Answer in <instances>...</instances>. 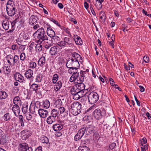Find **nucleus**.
I'll return each mask as SVG.
<instances>
[{
	"label": "nucleus",
	"mask_w": 151,
	"mask_h": 151,
	"mask_svg": "<svg viewBox=\"0 0 151 151\" xmlns=\"http://www.w3.org/2000/svg\"><path fill=\"white\" fill-rule=\"evenodd\" d=\"M33 36L36 42L38 43H42L43 41L48 40V37L43 27L38 29L34 33Z\"/></svg>",
	"instance_id": "obj_1"
},
{
	"label": "nucleus",
	"mask_w": 151,
	"mask_h": 151,
	"mask_svg": "<svg viewBox=\"0 0 151 151\" xmlns=\"http://www.w3.org/2000/svg\"><path fill=\"white\" fill-rule=\"evenodd\" d=\"M16 5L13 0H8L6 4V11L8 15L10 17L14 16L16 12Z\"/></svg>",
	"instance_id": "obj_2"
},
{
	"label": "nucleus",
	"mask_w": 151,
	"mask_h": 151,
	"mask_svg": "<svg viewBox=\"0 0 151 151\" xmlns=\"http://www.w3.org/2000/svg\"><path fill=\"white\" fill-rule=\"evenodd\" d=\"M81 104L80 103L75 101L71 104L70 111L75 116L80 113L81 110Z\"/></svg>",
	"instance_id": "obj_3"
},
{
	"label": "nucleus",
	"mask_w": 151,
	"mask_h": 151,
	"mask_svg": "<svg viewBox=\"0 0 151 151\" xmlns=\"http://www.w3.org/2000/svg\"><path fill=\"white\" fill-rule=\"evenodd\" d=\"M6 58L7 63L10 66H13L15 64H18L19 63V59L17 55L14 56L11 55H7Z\"/></svg>",
	"instance_id": "obj_4"
},
{
	"label": "nucleus",
	"mask_w": 151,
	"mask_h": 151,
	"mask_svg": "<svg viewBox=\"0 0 151 151\" xmlns=\"http://www.w3.org/2000/svg\"><path fill=\"white\" fill-rule=\"evenodd\" d=\"M88 102L91 104H93L97 102L99 99L98 95L93 92H90L87 95Z\"/></svg>",
	"instance_id": "obj_5"
},
{
	"label": "nucleus",
	"mask_w": 151,
	"mask_h": 151,
	"mask_svg": "<svg viewBox=\"0 0 151 151\" xmlns=\"http://www.w3.org/2000/svg\"><path fill=\"white\" fill-rule=\"evenodd\" d=\"M79 61L77 60H73V59H69L68 60L66 65L67 68L74 67V68H78L80 67Z\"/></svg>",
	"instance_id": "obj_6"
},
{
	"label": "nucleus",
	"mask_w": 151,
	"mask_h": 151,
	"mask_svg": "<svg viewBox=\"0 0 151 151\" xmlns=\"http://www.w3.org/2000/svg\"><path fill=\"white\" fill-rule=\"evenodd\" d=\"M103 110H101L99 109H95L93 112L94 117L97 120L101 119L103 116Z\"/></svg>",
	"instance_id": "obj_7"
},
{
	"label": "nucleus",
	"mask_w": 151,
	"mask_h": 151,
	"mask_svg": "<svg viewBox=\"0 0 151 151\" xmlns=\"http://www.w3.org/2000/svg\"><path fill=\"white\" fill-rule=\"evenodd\" d=\"M19 146L20 151H32V148L30 147H29L28 144L26 143H20Z\"/></svg>",
	"instance_id": "obj_8"
},
{
	"label": "nucleus",
	"mask_w": 151,
	"mask_h": 151,
	"mask_svg": "<svg viewBox=\"0 0 151 151\" xmlns=\"http://www.w3.org/2000/svg\"><path fill=\"white\" fill-rule=\"evenodd\" d=\"M22 138L23 140H25L31 135L30 131L27 130H23L21 132Z\"/></svg>",
	"instance_id": "obj_9"
},
{
	"label": "nucleus",
	"mask_w": 151,
	"mask_h": 151,
	"mask_svg": "<svg viewBox=\"0 0 151 151\" xmlns=\"http://www.w3.org/2000/svg\"><path fill=\"white\" fill-rule=\"evenodd\" d=\"M15 80L20 82L25 83L26 81L24 80V78L19 73H16L14 75Z\"/></svg>",
	"instance_id": "obj_10"
},
{
	"label": "nucleus",
	"mask_w": 151,
	"mask_h": 151,
	"mask_svg": "<svg viewBox=\"0 0 151 151\" xmlns=\"http://www.w3.org/2000/svg\"><path fill=\"white\" fill-rule=\"evenodd\" d=\"M87 74L88 73L86 71L80 70V74L79 75L78 78L77 80V81L79 82H83Z\"/></svg>",
	"instance_id": "obj_11"
},
{
	"label": "nucleus",
	"mask_w": 151,
	"mask_h": 151,
	"mask_svg": "<svg viewBox=\"0 0 151 151\" xmlns=\"http://www.w3.org/2000/svg\"><path fill=\"white\" fill-rule=\"evenodd\" d=\"M78 69H77L72 74V75L70 78L69 81L70 82H73L76 80L78 78L79 76V72H78Z\"/></svg>",
	"instance_id": "obj_12"
},
{
	"label": "nucleus",
	"mask_w": 151,
	"mask_h": 151,
	"mask_svg": "<svg viewBox=\"0 0 151 151\" xmlns=\"http://www.w3.org/2000/svg\"><path fill=\"white\" fill-rule=\"evenodd\" d=\"M38 19V17L34 15H32L29 19V23L30 25H33Z\"/></svg>",
	"instance_id": "obj_13"
},
{
	"label": "nucleus",
	"mask_w": 151,
	"mask_h": 151,
	"mask_svg": "<svg viewBox=\"0 0 151 151\" xmlns=\"http://www.w3.org/2000/svg\"><path fill=\"white\" fill-rule=\"evenodd\" d=\"M84 142V140H81V145H82V146H80L78 148V150L79 151H90L89 148L85 146H83V145H85L86 143Z\"/></svg>",
	"instance_id": "obj_14"
},
{
	"label": "nucleus",
	"mask_w": 151,
	"mask_h": 151,
	"mask_svg": "<svg viewBox=\"0 0 151 151\" xmlns=\"http://www.w3.org/2000/svg\"><path fill=\"white\" fill-rule=\"evenodd\" d=\"M76 45H82V41L79 36L77 35H74L73 36Z\"/></svg>",
	"instance_id": "obj_15"
},
{
	"label": "nucleus",
	"mask_w": 151,
	"mask_h": 151,
	"mask_svg": "<svg viewBox=\"0 0 151 151\" xmlns=\"http://www.w3.org/2000/svg\"><path fill=\"white\" fill-rule=\"evenodd\" d=\"M71 59H73V60H77L79 61L82 60V57L79 54L76 52H73L72 54V58Z\"/></svg>",
	"instance_id": "obj_16"
},
{
	"label": "nucleus",
	"mask_w": 151,
	"mask_h": 151,
	"mask_svg": "<svg viewBox=\"0 0 151 151\" xmlns=\"http://www.w3.org/2000/svg\"><path fill=\"white\" fill-rule=\"evenodd\" d=\"M38 113L41 117L42 118H45L47 116L48 112L46 110L43 109H40L38 110Z\"/></svg>",
	"instance_id": "obj_17"
},
{
	"label": "nucleus",
	"mask_w": 151,
	"mask_h": 151,
	"mask_svg": "<svg viewBox=\"0 0 151 151\" xmlns=\"http://www.w3.org/2000/svg\"><path fill=\"white\" fill-rule=\"evenodd\" d=\"M33 71L31 69H29L26 71L24 73V76L26 78L30 79L32 77H33Z\"/></svg>",
	"instance_id": "obj_18"
},
{
	"label": "nucleus",
	"mask_w": 151,
	"mask_h": 151,
	"mask_svg": "<svg viewBox=\"0 0 151 151\" xmlns=\"http://www.w3.org/2000/svg\"><path fill=\"white\" fill-rule=\"evenodd\" d=\"M47 33L48 36L50 37H52L55 35V33L54 31L50 27H48L47 30Z\"/></svg>",
	"instance_id": "obj_19"
},
{
	"label": "nucleus",
	"mask_w": 151,
	"mask_h": 151,
	"mask_svg": "<svg viewBox=\"0 0 151 151\" xmlns=\"http://www.w3.org/2000/svg\"><path fill=\"white\" fill-rule=\"evenodd\" d=\"M78 82L76 87L80 91H83L85 88V85L82 83L83 82Z\"/></svg>",
	"instance_id": "obj_20"
},
{
	"label": "nucleus",
	"mask_w": 151,
	"mask_h": 151,
	"mask_svg": "<svg viewBox=\"0 0 151 151\" xmlns=\"http://www.w3.org/2000/svg\"><path fill=\"white\" fill-rule=\"evenodd\" d=\"M45 64V58L44 57H42L39 59L38 62V64L40 67H43Z\"/></svg>",
	"instance_id": "obj_21"
},
{
	"label": "nucleus",
	"mask_w": 151,
	"mask_h": 151,
	"mask_svg": "<svg viewBox=\"0 0 151 151\" xmlns=\"http://www.w3.org/2000/svg\"><path fill=\"white\" fill-rule=\"evenodd\" d=\"M6 139L5 134L4 131L0 129V139L2 141V143L6 142Z\"/></svg>",
	"instance_id": "obj_22"
},
{
	"label": "nucleus",
	"mask_w": 151,
	"mask_h": 151,
	"mask_svg": "<svg viewBox=\"0 0 151 151\" xmlns=\"http://www.w3.org/2000/svg\"><path fill=\"white\" fill-rule=\"evenodd\" d=\"M9 23L8 20H5L3 22L2 26L3 28L6 30H8L9 27Z\"/></svg>",
	"instance_id": "obj_23"
},
{
	"label": "nucleus",
	"mask_w": 151,
	"mask_h": 151,
	"mask_svg": "<svg viewBox=\"0 0 151 151\" xmlns=\"http://www.w3.org/2000/svg\"><path fill=\"white\" fill-rule=\"evenodd\" d=\"M21 101L19 96L14 97L13 99V103L14 104L21 105Z\"/></svg>",
	"instance_id": "obj_24"
},
{
	"label": "nucleus",
	"mask_w": 151,
	"mask_h": 151,
	"mask_svg": "<svg viewBox=\"0 0 151 151\" xmlns=\"http://www.w3.org/2000/svg\"><path fill=\"white\" fill-rule=\"evenodd\" d=\"M64 40L65 43L66 44L67 47H68V46H72L73 45L71 40L69 38L67 37H65L64 39Z\"/></svg>",
	"instance_id": "obj_25"
},
{
	"label": "nucleus",
	"mask_w": 151,
	"mask_h": 151,
	"mask_svg": "<svg viewBox=\"0 0 151 151\" xmlns=\"http://www.w3.org/2000/svg\"><path fill=\"white\" fill-rule=\"evenodd\" d=\"M58 48L56 47H53L50 50V52L52 55H54L58 52Z\"/></svg>",
	"instance_id": "obj_26"
},
{
	"label": "nucleus",
	"mask_w": 151,
	"mask_h": 151,
	"mask_svg": "<svg viewBox=\"0 0 151 151\" xmlns=\"http://www.w3.org/2000/svg\"><path fill=\"white\" fill-rule=\"evenodd\" d=\"M19 105L14 104L12 108V110L14 114H15L16 112L19 113L20 111Z\"/></svg>",
	"instance_id": "obj_27"
},
{
	"label": "nucleus",
	"mask_w": 151,
	"mask_h": 151,
	"mask_svg": "<svg viewBox=\"0 0 151 151\" xmlns=\"http://www.w3.org/2000/svg\"><path fill=\"white\" fill-rule=\"evenodd\" d=\"M86 128V131H88V133L91 134L93 133L94 131L95 127L92 125H89Z\"/></svg>",
	"instance_id": "obj_28"
},
{
	"label": "nucleus",
	"mask_w": 151,
	"mask_h": 151,
	"mask_svg": "<svg viewBox=\"0 0 151 151\" xmlns=\"http://www.w3.org/2000/svg\"><path fill=\"white\" fill-rule=\"evenodd\" d=\"M62 86V82L60 81H58L55 86L54 89L56 91L59 90Z\"/></svg>",
	"instance_id": "obj_29"
},
{
	"label": "nucleus",
	"mask_w": 151,
	"mask_h": 151,
	"mask_svg": "<svg viewBox=\"0 0 151 151\" xmlns=\"http://www.w3.org/2000/svg\"><path fill=\"white\" fill-rule=\"evenodd\" d=\"M7 93L6 92L0 91V99H5L7 98Z\"/></svg>",
	"instance_id": "obj_30"
},
{
	"label": "nucleus",
	"mask_w": 151,
	"mask_h": 151,
	"mask_svg": "<svg viewBox=\"0 0 151 151\" xmlns=\"http://www.w3.org/2000/svg\"><path fill=\"white\" fill-rule=\"evenodd\" d=\"M56 117L53 116L52 115L50 116L47 119V123H53L55 122L56 120Z\"/></svg>",
	"instance_id": "obj_31"
},
{
	"label": "nucleus",
	"mask_w": 151,
	"mask_h": 151,
	"mask_svg": "<svg viewBox=\"0 0 151 151\" xmlns=\"http://www.w3.org/2000/svg\"><path fill=\"white\" fill-rule=\"evenodd\" d=\"M63 128V126H60L59 124L56 123L53 126V129L56 131L61 130Z\"/></svg>",
	"instance_id": "obj_32"
},
{
	"label": "nucleus",
	"mask_w": 151,
	"mask_h": 151,
	"mask_svg": "<svg viewBox=\"0 0 151 151\" xmlns=\"http://www.w3.org/2000/svg\"><path fill=\"white\" fill-rule=\"evenodd\" d=\"M79 92V90L76 87L74 86L72 87L70 91V92L72 95L78 93V92Z\"/></svg>",
	"instance_id": "obj_33"
},
{
	"label": "nucleus",
	"mask_w": 151,
	"mask_h": 151,
	"mask_svg": "<svg viewBox=\"0 0 151 151\" xmlns=\"http://www.w3.org/2000/svg\"><path fill=\"white\" fill-rule=\"evenodd\" d=\"M36 46L35 45V50L37 52H40L42 50V46L41 45V43H38Z\"/></svg>",
	"instance_id": "obj_34"
},
{
	"label": "nucleus",
	"mask_w": 151,
	"mask_h": 151,
	"mask_svg": "<svg viewBox=\"0 0 151 151\" xmlns=\"http://www.w3.org/2000/svg\"><path fill=\"white\" fill-rule=\"evenodd\" d=\"M29 110H30V112L32 114H33L35 112H37V111H38L39 109H38V107H37L36 106H34L33 107V106L31 108L30 107Z\"/></svg>",
	"instance_id": "obj_35"
},
{
	"label": "nucleus",
	"mask_w": 151,
	"mask_h": 151,
	"mask_svg": "<svg viewBox=\"0 0 151 151\" xmlns=\"http://www.w3.org/2000/svg\"><path fill=\"white\" fill-rule=\"evenodd\" d=\"M20 36H21L25 40H28L29 38V36L27 33H25L24 32H22L20 34Z\"/></svg>",
	"instance_id": "obj_36"
},
{
	"label": "nucleus",
	"mask_w": 151,
	"mask_h": 151,
	"mask_svg": "<svg viewBox=\"0 0 151 151\" xmlns=\"http://www.w3.org/2000/svg\"><path fill=\"white\" fill-rule=\"evenodd\" d=\"M86 130V128L83 127L80 129L78 132V133H79V134L80 136L82 137L84 134Z\"/></svg>",
	"instance_id": "obj_37"
},
{
	"label": "nucleus",
	"mask_w": 151,
	"mask_h": 151,
	"mask_svg": "<svg viewBox=\"0 0 151 151\" xmlns=\"http://www.w3.org/2000/svg\"><path fill=\"white\" fill-rule=\"evenodd\" d=\"M50 105V104L49 101L48 100H46L43 101L42 106L44 108L47 109L49 107Z\"/></svg>",
	"instance_id": "obj_38"
},
{
	"label": "nucleus",
	"mask_w": 151,
	"mask_h": 151,
	"mask_svg": "<svg viewBox=\"0 0 151 151\" xmlns=\"http://www.w3.org/2000/svg\"><path fill=\"white\" fill-rule=\"evenodd\" d=\"M37 66L36 63L33 61H31L29 63V68L32 69H34Z\"/></svg>",
	"instance_id": "obj_39"
},
{
	"label": "nucleus",
	"mask_w": 151,
	"mask_h": 151,
	"mask_svg": "<svg viewBox=\"0 0 151 151\" xmlns=\"http://www.w3.org/2000/svg\"><path fill=\"white\" fill-rule=\"evenodd\" d=\"M40 140L43 143H46L47 144L49 143V140L48 138L44 136L41 137Z\"/></svg>",
	"instance_id": "obj_40"
},
{
	"label": "nucleus",
	"mask_w": 151,
	"mask_h": 151,
	"mask_svg": "<svg viewBox=\"0 0 151 151\" xmlns=\"http://www.w3.org/2000/svg\"><path fill=\"white\" fill-rule=\"evenodd\" d=\"M59 114V113L58 111L55 109H53L51 111V115L53 116L56 117Z\"/></svg>",
	"instance_id": "obj_41"
},
{
	"label": "nucleus",
	"mask_w": 151,
	"mask_h": 151,
	"mask_svg": "<svg viewBox=\"0 0 151 151\" xmlns=\"http://www.w3.org/2000/svg\"><path fill=\"white\" fill-rule=\"evenodd\" d=\"M51 38H52L51 39L52 42H54V43H56L57 44L60 38L57 36H55V35L52 37H51Z\"/></svg>",
	"instance_id": "obj_42"
},
{
	"label": "nucleus",
	"mask_w": 151,
	"mask_h": 151,
	"mask_svg": "<svg viewBox=\"0 0 151 151\" xmlns=\"http://www.w3.org/2000/svg\"><path fill=\"white\" fill-rule=\"evenodd\" d=\"M20 37V36L16 40V43L19 46L24 44V42H26L25 41H23L22 40H21Z\"/></svg>",
	"instance_id": "obj_43"
},
{
	"label": "nucleus",
	"mask_w": 151,
	"mask_h": 151,
	"mask_svg": "<svg viewBox=\"0 0 151 151\" xmlns=\"http://www.w3.org/2000/svg\"><path fill=\"white\" fill-rule=\"evenodd\" d=\"M42 78V76L39 74L35 78L36 82L37 83H39L41 82Z\"/></svg>",
	"instance_id": "obj_44"
},
{
	"label": "nucleus",
	"mask_w": 151,
	"mask_h": 151,
	"mask_svg": "<svg viewBox=\"0 0 151 151\" xmlns=\"http://www.w3.org/2000/svg\"><path fill=\"white\" fill-rule=\"evenodd\" d=\"M94 110V107L92 106L88 109L86 111L85 113L89 115H91V113H93L92 112Z\"/></svg>",
	"instance_id": "obj_45"
},
{
	"label": "nucleus",
	"mask_w": 151,
	"mask_h": 151,
	"mask_svg": "<svg viewBox=\"0 0 151 151\" xmlns=\"http://www.w3.org/2000/svg\"><path fill=\"white\" fill-rule=\"evenodd\" d=\"M58 76L57 74H55L54 75L52 78L53 83L54 84H55L58 80Z\"/></svg>",
	"instance_id": "obj_46"
},
{
	"label": "nucleus",
	"mask_w": 151,
	"mask_h": 151,
	"mask_svg": "<svg viewBox=\"0 0 151 151\" xmlns=\"http://www.w3.org/2000/svg\"><path fill=\"white\" fill-rule=\"evenodd\" d=\"M10 65L7 66L5 68V70H4V72L6 74H9L11 72Z\"/></svg>",
	"instance_id": "obj_47"
},
{
	"label": "nucleus",
	"mask_w": 151,
	"mask_h": 151,
	"mask_svg": "<svg viewBox=\"0 0 151 151\" xmlns=\"http://www.w3.org/2000/svg\"><path fill=\"white\" fill-rule=\"evenodd\" d=\"M88 99L87 95V96H83L81 99L80 102L82 104L84 105L86 104V102Z\"/></svg>",
	"instance_id": "obj_48"
},
{
	"label": "nucleus",
	"mask_w": 151,
	"mask_h": 151,
	"mask_svg": "<svg viewBox=\"0 0 151 151\" xmlns=\"http://www.w3.org/2000/svg\"><path fill=\"white\" fill-rule=\"evenodd\" d=\"M28 105L26 104H23L22 110L24 114L26 113L27 111Z\"/></svg>",
	"instance_id": "obj_49"
},
{
	"label": "nucleus",
	"mask_w": 151,
	"mask_h": 151,
	"mask_svg": "<svg viewBox=\"0 0 151 151\" xmlns=\"http://www.w3.org/2000/svg\"><path fill=\"white\" fill-rule=\"evenodd\" d=\"M11 117L9 114L7 113L5 114L4 116V119L5 121L9 120Z\"/></svg>",
	"instance_id": "obj_50"
},
{
	"label": "nucleus",
	"mask_w": 151,
	"mask_h": 151,
	"mask_svg": "<svg viewBox=\"0 0 151 151\" xmlns=\"http://www.w3.org/2000/svg\"><path fill=\"white\" fill-rule=\"evenodd\" d=\"M38 85L35 83L32 84L30 87L31 89L34 91H36L38 89Z\"/></svg>",
	"instance_id": "obj_51"
},
{
	"label": "nucleus",
	"mask_w": 151,
	"mask_h": 151,
	"mask_svg": "<svg viewBox=\"0 0 151 151\" xmlns=\"http://www.w3.org/2000/svg\"><path fill=\"white\" fill-rule=\"evenodd\" d=\"M71 67V68H69L68 70V72L69 73L71 74L72 73H73L77 69H79L78 68H74V67Z\"/></svg>",
	"instance_id": "obj_52"
},
{
	"label": "nucleus",
	"mask_w": 151,
	"mask_h": 151,
	"mask_svg": "<svg viewBox=\"0 0 151 151\" xmlns=\"http://www.w3.org/2000/svg\"><path fill=\"white\" fill-rule=\"evenodd\" d=\"M57 44L60 47H67L66 45V44L65 43L64 40L63 41L58 42V43H57Z\"/></svg>",
	"instance_id": "obj_53"
},
{
	"label": "nucleus",
	"mask_w": 151,
	"mask_h": 151,
	"mask_svg": "<svg viewBox=\"0 0 151 151\" xmlns=\"http://www.w3.org/2000/svg\"><path fill=\"white\" fill-rule=\"evenodd\" d=\"M81 95L79 94H79L78 93H76V94L73 95V98L75 100H78L80 98V96H81Z\"/></svg>",
	"instance_id": "obj_54"
},
{
	"label": "nucleus",
	"mask_w": 151,
	"mask_h": 151,
	"mask_svg": "<svg viewBox=\"0 0 151 151\" xmlns=\"http://www.w3.org/2000/svg\"><path fill=\"white\" fill-rule=\"evenodd\" d=\"M95 5L98 10H100V9H101L102 8V3H99L98 2L97 4L96 3Z\"/></svg>",
	"instance_id": "obj_55"
},
{
	"label": "nucleus",
	"mask_w": 151,
	"mask_h": 151,
	"mask_svg": "<svg viewBox=\"0 0 151 151\" xmlns=\"http://www.w3.org/2000/svg\"><path fill=\"white\" fill-rule=\"evenodd\" d=\"M141 145L142 146H143V145L146 144L147 142V139L145 137H143L142 140H141Z\"/></svg>",
	"instance_id": "obj_56"
},
{
	"label": "nucleus",
	"mask_w": 151,
	"mask_h": 151,
	"mask_svg": "<svg viewBox=\"0 0 151 151\" xmlns=\"http://www.w3.org/2000/svg\"><path fill=\"white\" fill-rule=\"evenodd\" d=\"M82 137L80 136L79 134V133H77L75 136L74 140L76 141H77L79 139H81Z\"/></svg>",
	"instance_id": "obj_57"
},
{
	"label": "nucleus",
	"mask_w": 151,
	"mask_h": 151,
	"mask_svg": "<svg viewBox=\"0 0 151 151\" xmlns=\"http://www.w3.org/2000/svg\"><path fill=\"white\" fill-rule=\"evenodd\" d=\"M25 58V55L24 52L22 53L20 56V59L22 61H24Z\"/></svg>",
	"instance_id": "obj_58"
},
{
	"label": "nucleus",
	"mask_w": 151,
	"mask_h": 151,
	"mask_svg": "<svg viewBox=\"0 0 151 151\" xmlns=\"http://www.w3.org/2000/svg\"><path fill=\"white\" fill-rule=\"evenodd\" d=\"M58 111L60 113V114H63L65 111V108L63 107H61L58 109Z\"/></svg>",
	"instance_id": "obj_59"
},
{
	"label": "nucleus",
	"mask_w": 151,
	"mask_h": 151,
	"mask_svg": "<svg viewBox=\"0 0 151 151\" xmlns=\"http://www.w3.org/2000/svg\"><path fill=\"white\" fill-rule=\"evenodd\" d=\"M25 45H25L24 44L20 45L19 47V49L22 52H23L24 51L25 49Z\"/></svg>",
	"instance_id": "obj_60"
},
{
	"label": "nucleus",
	"mask_w": 151,
	"mask_h": 151,
	"mask_svg": "<svg viewBox=\"0 0 151 151\" xmlns=\"http://www.w3.org/2000/svg\"><path fill=\"white\" fill-rule=\"evenodd\" d=\"M141 149L142 151H146V150H148V145L147 144H146L143 147H141Z\"/></svg>",
	"instance_id": "obj_61"
},
{
	"label": "nucleus",
	"mask_w": 151,
	"mask_h": 151,
	"mask_svg": "<svg viewBox=\"0 0 151 151\" xmlns=\"http://www.w3.org/2000/svg\"><path fill=\"white\" fill-rule=\"evenodd\" d=\"M35 45L34 42H32L31 44L29 46V50L31 52L32 51L33 49V47H35Z\"/></svg>",
	"instance_id": "obj_62"
},
{
	"label": "nucleus",
	"mask_w": 151,
	"mask_h": 151,
	"mask_svg": "<svg viewBox=\"0 0 151 151\" xmlns=\"http://www.w3.org/2000/svg\"><path fill=\"white\" fill-rule=\"evenodd\" d=\"M55 103L56 105H59L60 106L62 105V102L61 99H58L56 101Z\"/></svg>",
	"instance_id": "obj_63"
},
{
	"label": "nucleus",
	"mask_w": 151,
	"mask_h": 151,
	"mask_svg": "<svg viewBox=\"0 0 151 151\" xmlns=\"http://www.w3.org/2000/svg\"><path fill=\"white\" fill-rule=\"evenodd\" d=\"M144 61L146 63H148L149 61V58L147 56H144L143 58Z\"/></svg>",
	"instance_id": "obj_64"
}]
</instances>
